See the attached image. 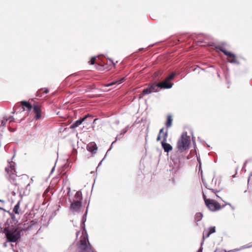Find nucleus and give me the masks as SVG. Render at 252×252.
I'll return each mask as SVG.
<instances>
[{"mask_svg":"<svg viewBox=\"0 0 252 252\" xmlns=\"http://www.w3.org/2000/svg\"><path fill=\"white\" fill-rule=\"evenodd\" d=\"M173 84L166 78L161 82L158 83H151L149 84L148 86L143 89L141 93L139 94L140 98L143 97L144 96L149 94L152 93L157 92L159 89H169L172 87Z\"/></svg>","mask_w":252,"mask_h":252,"instance_id":"obj_1","label":"nucleus"},{"mask_svg":"<svg viewBox=\"0 0 252 252\" xmlns=\"http://www.w3.org/2000/svg\"><path fill=\"white\" fill-rule=\"evenodd\" d=\"M3 233L5 234L6 241L10 243L16 242L21 237L20 228L13 225L5 227Z\"/></svg>","mask_w":252,"mask_h":252,"instance_id":"obj_2","label":"nucleus"},{"mask_svg":"<svg viewBox=\"0 0 252 252\" xmlns=\"http://www.w3.org/2000/svg\"><path fill=\"white\" fill-rule=\"evenodd\" d=\"M190 137L187 135V132L182 133L177 144L178 150L183 152L189 148L190 144Z\"/></svg>","mask_w":252,"mask_h":252,"instance_id":"obj_3","label":"nucleus"},{"mask_svg":"<svg viewBox=\"0 0 252 252\" xmlns=\"http://www.w3.org/2000/svg\"><path fill=\"white\" fill-rule=\"evenodd\" d=\"M203 196L206 205L210 211L213 212L217 211L221 208V205L216 201L207 198L206 196L204 194H203Z\"/></svg>","mask_w":252,"mask_h":252,"instance_id":"obj_4","label":"nucleus"},{"mask_svg":"<svg viewBox=\"0 0 252 252\" xmlns=\"http://www.w3.org/2000/svg\"><path fill=\"white\" fill-rule=\"evenodd\" d=\"M224 44L219 45L216 46V48L219 49L220 51L222 52L225 55L227 56V60L231 63H236L237 60L236 56L227 51H226L224 47Z\"/></svg>","mask_w":252,"mask_h":252,"instance_id":"obj_5","label":"nucleus"},{"mask_svg":"<svg viewBox=\"0 0 252 252\" xmlns=\"http://www.w3.org/2000/svg\"><path fill=\"white\" fill-rule=\"evenodd\" d=\"M69 201L71 203L70 209L73 212H79L82 207V201L76 200L72 202L71 199H69Z\"/></svg>","mask_w":252,"mask_h":252,"instance_id":"obj_6","label":"nucleus"},{"mask_svg":"<svg viewBox=\"0 0 252 252\" xmlns=\"http://www.w3.org/2000/svg\"><path fill=\"white\" fill-rule=\"evenodd\" d=\"M168 136V132L166 131L163 134V139L161 142L162 147L164 149L165 152L168 153L172 150V147L168 143H167L166 140Z\"/></svg>","mask_w":252,"mask_h":252,"instance_id":"obj_7","label":"nucleus"},{"mask_svg":"<svg viewBox=\"0 0 252 252\" xmlns=\"http://www.w3.org/2000/svg\"><path fill=\"white\" fill-rule=\"evenodd\" d=\"M216 227L215 226H211L208 229L204 230L203 233V239L208 238L211 234L215 232Z\"/></svg>","mask_w":252,"mask_h":252,"instance_id":"obj_8","label":"nucleus"},{"mask_svg":"<svg viewBox=\"0 0 252 252\" xmlns=\"http://www.w3.org/2000/svg\"><path fill=\"white\" fill-rule=\"evenodd\" d=\"M88 207H89V205L87 206L86 211L85 214L83 216L82 219H81L80 226L83 229V230H82L83 234H84V233H86L87 232L86 229H85V222H86V219H87L86 217H87V213H88Z\"/></svg>","mask_w":252,"mask_h":252,"instance_id":"obj_9","label":"nucleus"},{"mask_svg":"<svg viewBox=\"0 0 252 252\" xmlns=\"http://www.w3.org/2000/svg\"><path fill=\"white\" fill-rule=\"evenodd\" d=\"M33 111L36 114L34 118L36 120L39 119L41 117V108L38 105H34L32 106Z\"/></svg>","mask_w":252,"mask_h":252,"instance_id":"obj_10","label":"nucleus"},{"mask_svg":"<svg viewBox=\"0 0 252 252\" xmlns=\"http://www.w3.org/2000/svg\"><path fill=\"white\" fill-rule=\"evenodd\" d=\"M87 149L88 151L91 152L92 153H94L95 152L97 147L95 143L91 142L87 145Z\"/></svg>","mask_w":252,"mask_h":252,"instance_id":"obj_11","label":"nucleus"},{"mask_svg":"<svg viewBox=\"0 0 252 252\" xmlns=\"http://www.w3.org/2000/svg\"><path fill=\"white\" fill-rule=\"evenodd\" d=\"M21 103L22 105V108L23 110H25V108H27L29 111H31L32 108V105L28 101L23 100L21 101Z\"/></svg>","mask_w":252,"mask_h":252,"instance_id":"obj_12","label":"nucleus"},{"mask_svg":"<svg viewBox=\"0 0 252 252\" xmlns=\"http://www.w3.org/2000/svg\"><path fill=\"white\" fill-rule=\"evenodd\" d=\"M125 133H126V128H124L121 133L119 134V135H118L117 136V137H116V139L115 141H114L112 144H111V147L110 148L108 149V150L107 151V152H109V151H110L112 148V146H113V145L114 144V143H115L116 142V141L118 139H120L121 137V136L122 135H124Z\"/></svg>","mask_w":252,"mask_h":252,"instance_id":"obj_13","label":"nucleus"},{"mask_svg":"<svg viewBox=\"0 0 252 252\" xmlns=\"http://www.w3.org/2000/svg\"><path fill=\"white\" fill-rule=\"evenodd\" d=\"M83 123V121L81 119V118L79 119L77 121H75L70 126V128L74 129L76 127H78L79 126L81 125Z\"/></svg>","mask_w":252,"mask_h":252,"instance_id":"obj_14","label":"nucleus"},{"mask_svg":"<svg viewBox=\"0 0 252 252\" xmlns=\"http://www.w3.org/2000/svg\"><path fill=\"white\" fill-rule=\"evenodd\" d=\"M172 121L173 119L172 116L171 115H168L167 118V121L165 124V126L167 127V128H169L171 126Z\"/></svg>","mask_w":252,"mask_h":252,"instance_id":"obj_15","label":"nucleus"},{"mask_svg":"<svg viewBox=\"0 0 252 252\" xmlns=\"http://www.w3.org/2000/svg\"><path fill=\"white\" fill-rule=\"evenodd\" d=\"M20 201H18L17 204L15 205L14 207V208L13 209V212L16 214H19V208H20Z\"/></svg>","mask_w":252,"mask_h":252,"instance_id":"obj_16","label":"nucleus"},{"mask_svg":"<svg viewBox=\"0 0 252 252\" xmlns=\"http://www.w3.org/2000/svg\"><path fill=\"white\" fill-rule=\"evenodd\" d=\"M165 133L164 132V128H162L160 129L159 133L157 138V140L158 141H160L161 140V137L163 138V134Z\"/></svg>","mask_w":252,"mask_h":252,"instance_id":"obj_17","label":"nucleus"},{"mask_svg":"<svg viewBox=\"0 0 252 252\" xmlns=\"http://www.w3.org/2000/svg\"><path fill=\"white\" fill-rule=\"evenodd\" d=\"M75 197L77 199H79L78 200L81 201L83 199L82 192L81 191H77L75 194Z\"/></svg>","mask_w":252,"mask_h":252,"instance_id":"obj_18","label":"nucleus"},{"mask_svg":"<svg viewBox=\"0 0 252 252\" xmlns=\"http://www.w3.org/2000/svg\"><path fill=\"white\" fill-rule=\"evenodd\" d=\"M7 213H8L9 215L12 220V221L15 224L18 222L17 220L16 219L15 215L12 213H11L10 211H7Z\"/></svg>","mask_w":252,"mask_h":252,"instance_id":"obj_19","label":"nucleus"},{"mask_svg":"<svg viewBox=\"0 0 252 252\" xmlns=\"http://www.w3.org/2000/svg\"><path fill=\"white\" fill-rule=\"evenodd\" d=\"M81 245L84 247L83 250L86 251L88 249L86 241L85 240H82L80 241Z\"/></svg>","mask_w":252,"mask_h":252,"instance_id":"obj_20","label":"nucleus"},{"mask_svg":"<svg viewBox=\"0 0 252 252\" xmlns=\"http://www.w3.org/2000/svg\"><path fill=\"white\" fill-rule=\"evenodd\" d=\"M123 80H124V78L119 80L118 82H112L110 83H108L106 85V87H109L113 86V85H115L117 83H118V84H120L123 82Z\"/></svg>","mask_w":252,"mask_h":252,"instance_id":"obj_21","label":"nucleus"},{"mask_svg":"<svg viewBox=\"0 0 252 252\" xmlns=\"http://www.w3.org/2000/svg\"><path fill=\"white\" fill-rule=\"evenodd\" d=\"M202 218V214L200 213H196V215H195V220L197 221H199V220H201Z\"/></svg>","mask_w":252,"mask_h":252,"instance_id":"obj_22","label":"nucleus"},{"mask_svg":"<svg viewBox=\"0 0 252 252\" xmlns=\"http://www.w3.org/2000/svg\"><path fill=\"white\" fill-rule=\"evenodd\" d=\"M175 76V73L172 72L171 74H170L168 76H167L166 79L170 81L171 80L173 79Z\"/></svg>","mask_w":252,"mask_h":252,"instance_id":"obj_23","label":"nucleus"},{"mask_svg":"<svg viewBox=\"0 0 252 252\" xmlns=\"http://www.w3.org/2000/svg\"><path fill=\"white\" fill-rule=\"evenodd\" d=\"M7 121H8V119L7 117H3V120H2L1 122V126H5Z\"/></svg>","mask_w":252,"mask_h":252,"instance_id":"obj_24","label":"nucleus"},{"mask_svg":"<svg viewBox=\"0 0 252 252\" xmlns=\"http://www.w3.org/2000/svg\"><path fill=\"white\" fill-rule=\"evenodd\" d=\"M30 186V184H28L26 187V190L25 191H24V193L25 194V195H27V194H28L29 193V191H30V189H29V187Z\"/></svg>","mask_w":252,"mask_h":252,"instance_id":"obj_25","label":"nucleus"},{"mask_svg":"<svg viewBox=\"0 0 252 252\" xmlns=\"http://www.w3.org/2000/svg\"><path fill=\"white\" fill-rule=\"evenodd\" d=\"M96 57H92L89 63L91 64H94L95 63Z\"/></svg>","mask_w":252,"mask_h":252,"instance_id":"obj_26","label":"nucleus"},{"mask_svg":"<svg viewBox=\"0 0 252 252\" xmlns=\"http://www.w3.org/2000/svg\"><path fill=\"white\" fill-rule=\"evenodd\" d=\"M41 90H43L42 94H47L49 92V90L47 88H44L40 89Z\"/></svg>","mask_w":252,"mask_h":252,"instance_id":"obj_27","label":"nucleus"},{"mask_svg":"<svg viewBox=\"0 0 252 252\" xmlns=\"http://www.w3.org/2000/svg\"><path fill=\"white\" fill-rule=\"evenodd\" d=\"M103 67H104V65L98 64L97 65V66L96 67V69H97L98 70H103Z\"/></svg>","mask_w":252,"mask_h":252,"instance_id":"obj_28","label":"nucleus"},{"mask_svg":"<svg viewBox=\"0 0 252 252\" xmlns=\"http://www.w3.org/2000/svg\"><path fill=\"white\" fill-rule=\"evenodd\" d=\"M90 116V115L88 114V115H85L84 117H83L82 118H80L83 122Z\"/></svg>","mask_w":252,"mask_h":252,"instance_id":"obj_29","label":"nucleus"},{"mask_svg":"<svg viewBox=\"0 0 252 252\" xmlns=\"http://www.w3.org/2000/svg\"><path fill=\"white\" fill-rule=\"evenodd\" d=\"M8 119V120L9 121V123H12L14 121V118L13 116H10Z\"/></svg>","mask_w":252,"mask_h":252,"instance_id":"obj_30","label":"nucleus"},{"mask_svg":"<svg viewBox=\"0 0 252 252\" xmlns=\"http://www.w3.org/2000/svg\"><path fill=\"white\" fill-rule=\"evenodd\" d=\"M41 90H39V91H38L37 92H36V96H39V97H41L42 96V93H41Z\"/></svg>","mask_w":252,"mask_h":252,"instance_id":"obj_31","label":"nucleus"},{"mask_svg":"<svg viewBox=\"0 0 252 252\" xmlns=\"http://www.w3.org/2000/svg\"><path fill=\"white\" fill-rule=\"evenodd\" d=\"M67 190H68V191H67V195H69V194H70V190H71L70 188V187H68V188H67Z\"/></svg>","mask_w":252,"mask_h":252,"instance_id":"obj_32","label":"nucleus"},{"mask_svg":"<svg viewBox=\"0 0 252 252\" xmlns=\"http://www.w3.org/2000/svg\"><path fill=\"white\" fill-rule=\"evenodd\" d=\"M106 156V155H105V156L104 158H103V159L99 163L97 168H98V167L101 164L103 160L104 159V158H105Z\"/></svg>","mask_w":252,"mask_h":252,"instance_id":"obj_33","label":"nucleus"},{"mask_svg":"<svg viewBox=\"0 0 252 252\" xmlns=\"http://www.w3.org/2000/svg\"><path fill=\"white\" fill-rule=\"evenodd\" d=\"M210 190H212L213 192H214L215 194H216V192H217V190L214 189H209Z\"/></svg>","mask_w":252,"mask_h":252,"instance_id":"obj_34","label":"nucleus"},{"mask_svg":"<svg viewBox=\"0 0 252 252\" xmlns=\"http://www.w3.org/2000/svg\"><path fill=\"white\" fill-rule=\"evenodd\" d=\"M0 210H3V211L6 212L7 211L5 209H4V208H3L2 207H0Z\"/></svg>","mask_w":252,"mask_h":252,"instance_id":"obj_35","label":"nucleus"},{"mask_svg":"<svg viewBox=\"0 0 252 252\" xmlns=\"http://www.w3.org/2000/svg\"><path fill=\"white\" fill-rule=\"evenodd\" d=\"M3 246L5 248L7 247V243L6 242H5V243H3Z\"/></svg>","mask_w":252,"mask_h":252,"instance_id":"obj_36","label":"nucleus"},{"mask_svg":"<svg viewBox=\"0 0 252 252\" xmlns=\"http://www.w3.org/2000/svg\"><path fill=\"white\" fill-rule=\"evenodd\" d=\"M55 166H54L52 168V170H51V173H52V172H53V171H54V169H55Z\"/></svg>","mask_w":252,"mask_h":252,"instance_id":"obj_37","label":"nucleus"},{"mask_svg":"<svg viewBox=\"0 0 252 252\" xmlns=\"http://www.w3.org/2000/svg\"><path fill=\"white\" fill-rule=\"evenodd\" d=\"M12 195H15L16 193H15L14 191H12Z\"/></svg>","mask_w":252,"mask_h":252,"instance_id":"obj_38","label":"nucleus"},{"mask_svg":"<svg viewBox=\"0 0 252 252\" xmlns=\"http://www.w3.org/2000/svg\"><path fill=\"white\" fill-rule=\"evenodd\" d=\"M79 234V231H77V232H76V235H77V236H78V234Z\"/></svg>","mask_w":252,"mask_h":252,"instance_id":"obj_39","label":"nucleus"},{"mask_svg":"<svg viewBox=\"0 0 252 252\" xmlns=\"http://www.w3.org/2000/svg\"><path fill=\"white\" fill-rule=\"evenodd\" d=\"M97 120V119H95L94 121V123L96 122V121Z\"/></svg>","mask_w":252,"mask_h":252,"instance_id":"obj_40","label":"nucleus"},{"mask_svg":"<svg viewBox=\"0 0 252 252\" xmlns=\"http://www.w3.org/2000/svg\"><path fill=\"white\" fill-rule=\"evenodd\" d=\"M11 247L13 248V247H14V245H13V244H11Z\"/></svg>","mask_w":252,"mask_h":252,"instance_id":"obj_41","label":"nucleus"},{"mask_svg":"<svg viewBox=\"0 0 252 252\" xmlns=\"http://www.w3.org/2000/svg\"><path fill=\"white\" fill-rule=\"evenodd\" d=\"M0 202H3L4 201L3 200L0 199Z\"/></svg>","mask_w":252,"mask_h":252,"instance_id":"obj_42","label":"nucleus"},{"mask_svg":"<svg viewBox=\"0 0 252 252\" xmlns=\"http://www.w3.org/2000/svg\"><path fill=\"white\" fill-rule=\"evenodd\" d=\"M89 247H90V249H91V246L90 245V244L89 243Z\"/></svg>","mask_w":252,"mask_h":252,"instance_id":"obj_43","label":"nucleus"},{"mask_svg":"<svg viewBox=\"0 0 252 252\" xmlns=\"http://www.w3.org/2000/svg\"><path fill=\"white\" fill-rule=\"evenodd\" d=\"M12 113L13 114L15 113V110H14Z\"/></svg>","mask_w":252,"mask_h":252,"instance_id":"obj_44","label":"nucleus"}]
</instances>
